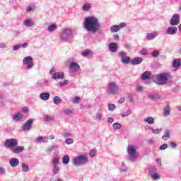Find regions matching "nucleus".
I'll use <instances>...</instances> for the list:
<instances>
[{
  "label": "nucleus",
  "mask_w": 181,
  "mask_h": 181,
  "mask_svg": "<svg viewBox=\"0 0 181 181\" xmlns=\"http://www.w3.org/2000/svg\"><path fill=\"white\" fill-rule=\"evenodd\" d=\"M83 27L88 33H97L101 28V24H100V21H98V18L90 16L85 18Z\"/></svg>",
  "instance_id": "nucleus-1"
},
{
  "label": "nucleus",
  "mask_w": 181,
  "mask_h": 181,
  "mask_svg": "<svg viewBox=\"0 0 181 181\" xmlns=\"http://www.w3.org/2000/svg\"><path fill=\"white\" fill-rule=\"evenodd\" d=\"M172 75L169 72H163L156 76L154 78V83L163 86L166 84L168 80H170Z\"/></svg>",
  "instance_id": "nucleus-2"
},
{
  "label": "nucleus",
  "mask_w": 181,
  "mask_h": 181,
  "mask_svg": "<svg viewBox=\"0 0 181 181\" xmlns=\"http://www.w3.org/2000/svg\"><path fill=\"white\" fill-rule=\"evenodd\" d=\"M138 147L136 146L129 144L127 148V152L128 154L127 159L129 160H131L132 162H134V160H136V159H138V157L139 156V153L136 151V149Z\"/></svg>",
  "instance_id": "nucleus-3"
},
{
  "label": "nucleus",
  "mask_w": 181,
  "mask_h": 181,
  "mask_svg": "<svg viewBox=\"0 0 181 181\" xmlns=\"http://www.w3.org/2000/svg\"><path fill=\"white\" fill-rule=\"evenodd\" d=\"M74 166H84L88 163V157L86 155H80L72 159Z\"/></svg>",
  "instance_id": "nucleus-4"
},
{
  "label": "nucleus",
  "mask_w": 181,
  "mask_h": 181,
  "mask_svg": "<svg viewBox=\"0 0 181 181\" xmlns=\"http://www.w3.org/2000/svg\"><path fill=\"white\" fill-rule=\"evenodd\" d=\"M71 36H73V30L70 28H66L60 33L59 37L61 42H67Z\"/></svg>",
  "instance_id": "nucleus-5"
},
{
  "label": "nucleus",
  "mask_w": 181,
  "mask_h": 181,
  "mask_svg": "<svg viewBox=\"0 0 181 181\" xmlns=\"http://www.w3.org/2000/svg\"><path fill=\"white\" fill-rule=\"evenodd\" d=\"M107 93L112 95L119 94V87L115 82H110Z\"/></svg>",
  "instance_id": "nucleus-6"
},
{
  "label": "nucleus",
  "mask_w": 181,
  "mask_h": 181,
  "mask_svg": "<svg viewBox=\"0 0 181 181\" xmlns=\"http://www.w3.org/2000/svg\"><path fill=\"white\" fill-rule=\"evenodd\" d=\"M119 57L121 59V63L123 64H131V57L127 56V52L124 51H120L118 52Z\"/></svg>",
  "instance_id": "nucleus-7"
},
{
  "label": "nucleus",
  "mask_w": 181,
  "mask_h": 181,
  "mask_svg": "<svg viewBox=\"0 0 181 181\" xmlns=\"http://www.w3.org/2000/svg\"><path fill=\"white\" fill-rule=\"evenodd\" d=\"M23 64L25 66L27 70H30L33 67V58L30 56H28L23 58Z\"/></svg>",
  "instance_id": "nucleus-8"
},
{
  "label": "nucleus",
  "mask_w": 181,
  "mask_h": 181,
  "mask_svg": "<svg viewBox=\"0 0 181 181\" xmlns=\"http://www.w3.org/2000/svg\"><path fill=\"white\" fill-rule=\"evenodd\" d=\"M49 74H51L52 78L53 80L64 78V73H63V72H56V69L55 68H52L50 70Z\"/></svg>",
  "instance_id": "nucleus-9"
},
{
  "label": "nucleus",
  "mask_w": 181,
  "mask_h": 181,
  "mask_svg": "<svg viewBox=\"0 0 181 181\" xmlns=\"http://www.w3.org/2000/svg\"><path fill=\"white\" fill-rule=\"evenodd\" d=\"M16 145H18V140L16 139H8L4 142L5 148H10L11 149L15 148Z\"/></svg>",
  "instance_id": "nucleus-10"
},
{
  "label": "nucleus",
  "mask_w": 181,
  "mask_h": 181,
  "mask_svg": "<svg viewBox=\"0 0 181 181\" xmlns=\"http://www.w3.org/2000/svg\"><path fill=\"white\" fill-rule=\"evenodd\" d=\"M179 23H180V15L174 14L170 21V25H171V26H177Z\"/></svg>",
  "instance_id": "nucleus-11"
},
{
  "label": "nucleus",
  "mask_w": 181,
  "mask_h": 181,
  "mask_svg": "<svg viewBox=\"0 0 181 181\" xmlns=\"http://www.w3.org/2000/svg\"><path fill=\"white\" fill-rule=\"evenodd\" d=\"M33 125V119H29L22 126L23 131L29 132L32 129V126Z\"/></svg>",
  "instance_id": "nucleus-12"
},
{
  "label": "nucleus",
  "mask_w": 181,
  "mask_h": 181,
  "mask_svg": "<svg viewBox=\"0 0 181 181\" xmlns=\"http://www.w3.org/2000/svg\"><path fill=\"white\" fill-rule=\"evenodd\" d=\"M69 70L71 73H77L80 70V64L76 62H72L69 64Z\"/></svg>",
  "instance_id": "nucleus-13"
},
{
  "label": "nucleus",
  "mask_w": 181,
  "mask_h": 181,
  "mask_svg": "<svg viewBox=\"0 0 181 181\" xmlns=\"http://www.w3.org/2000/svg\"><path fill=\"white\" fill-rule=\"evenodd\" d=\"M144 62V59L139 57H136L132 59H131L130 64H132L133 66H137L138 64H141Z\"/></svg>",
  "instance_id": "nucleus-14"
},
{
  "label": "nucleus",
  "mask_w": 181,
  "mask_h": 181,
  "mask_svg": "<svg viewBox=\"0 0 181 181\" xmlns=\"http://www.w3.org/2000/svg\"><path fill=\"white\" fill-rule=\"evenodd\" d=\"M11 152L13 153H22L25 151L24 146H15L14 148H11Z\"/></svg>",
  "instance_id": "nucleus-15"
},
{
  "label": "nucleus",
  "mask_w": 181,
  "mask_h": 181,
  "mask_svg": "<svg viewBox=\"0 0 181 181\" xmlns=\"http://www.w3.org/2000/svg\"><path fill=\"white\" fill-rule=\"evenodd\" d=\"M108 47L111 53H115L118 50V44L117 42H111L109 44Z\"/></svg>",
  "instance_id": "nucleus-16"
},
{
  "label": "nucleus",
  "mask_w": 181,
  "mask_h": 181,
  "mask_svg": "<svg viewBox=\"0 0 181 181\" xmlns=\"http://www.w3.org/2000/svg\"><path fill=\"white\" fill-rule=\"evenodd\" d=\"M9 164L12 168H16V166H19V159L12 158L9 160Z\"/></svg>",
  "instance_id": "nucleus-17"
},
{
  "label": "nucleus",
  "mask_w": 181,
  "mask_h": 181,
  "mask_svg": "<svg viewBox=\"0 0 181 181\" xmlns=\"http://www.w3.org/2000/svg\"><path fill=\"white\" fill-rule=\"evenodd\" d=\"M158 33L156 31L148 33L146 35V39H147V40H153V39L156 38V36H158Z\"/></svg>",
  "instance_id": "nucleus-18"
},
{
  "label": "nucleus",
  "mask_w": 181,
  "mask_h": 181,
  "mask_svg": "<svg viewBox=\"0 0 181 181\" xmlns=\"http://www.w3.org/2000/svg\"><path fill=\"white\" fill-rule=\"evenodd\" d=\"M181 65V59H175L173 62V67L174 68L175 71H177V68L180 67Z\"/></svg>",
  "instance_id": "nucleus-19"
},
{
  "label": "nucleus",
  "mask_w": 181,
  "mask_h": 181,
  "mask_svg": "<svg viewBox=\"0 0 181 181\" xmlns=\"http://www.w3.org/2000/svg\"><path fill=\"white\" fill-rule=\"evenodd\" d=\"M167 35H176L177 33V28L176 27H168L166 30Z\"/></svg>",
  "instance_id": "nucleus-20"
},
{
  "label": "nucleus",
  "mask_w": 181,
  "mask_h": 181,
  "mask_svg": "<svg viewBox=\"0 0 181 181\" xmlns=\"http://www.w3.org/2000/svg\"><path fill=\"white\" fill-rule=\"evenodd\" d=\"M23 25H25L27 28H32V26H35V23L32 19L27 18L23 21Z\"/></svg>",
  "instance_id": "nucleus-21"
},
{
  "label": "nucleus",
  "mask_w": 181,
  "mask_h": 181,
  "mask_svg": "<svg viewBox=\"0 0 181 181\" xmlns=\"http://www.w3.org/2000/svg\"><path fill=\"white\" fill-rule=\"evenodd\" d=\"M22 118H23V115L19 112L14 113V115H13V121H16V122L21 121V119H22Z\"/></svg>",
  "instance_id": "nucleus-22"
},
{
  "label": "nucleus",
  "mask_w": 181,
  "mask_h": 181,
  "mask_svg": "<svg viewBox=\"0 0 181 181\" xmlns=\"http://www.w3.org/2000/svg\"><path fill=\"white\" fill-rule=\"evenodd\" d=\"M28 43H23V44H18L16 45H14L13 47V50L16 51V50H19V49H26V47H28Z\"/></svg>",
  "instance_id": "nucleus-23"
},
{
  "label": "nucleus",
  "mask_w": 181,
  "mask_h": 181,
  "mask_svg": "<svg viewBox=\"0 0 181 181\" xmlns=\"http://www.w3.org/2000/svg\"><path fill=\"white\" fill-rule=\"evenodd\" d=\"M141 80H151V72L150 71H145L141 76Z\"/></svg>",
  "instance_id": "nucleus-24"
},
{
  "label": "nucleus",
  "mask_w": 181,
  "mask_h": 181,
  "mask_svg": "<svg viewBox=\"0 0 181 181\" xmlns=\"http://www.w3.org/2000/svg\"><path fill=\"white\" fill-rule=\"evenodd\" d=\"M40 98L43 101H47L50 98V93H42L40 95Z\"/></svg>",
  "instance_id": "nucleus-25"
},
{
  "label": "nucleus",
  "mask_w": 181,
  "mask_h": 181,
  "mask_svg": "<svg viewBox=\"0 0 181 181\" xmlns=\"http://www.w3.org/2000/svg\"><path fill=\"white\" fill-rule=\"evenodd\" d=\"M144 122H146V124H148L149 125H152V124H155V119L153 117H147L144 119Z\"/></svg>",
  "instance_id": "nucleus-26"
},
{
  "label": "nucleus",
  "mask_w": 181,
  "mask_h": 181,
  "mask_svg": "<svg viewBox=\"0 0 181 181\" xmlns=\"http://www.w3.org/2000/svg\"><path fill=\"white\" fill-rule=\"evenodd\" d=\"M163 117H169L170 115V106L166 105L163 112Z\"/></svg>",
  "instance_id": "nucleus-27"
},
{
  "label": "nucleus",
  "mask_w": 181,
  "mask_h": 181,
  "mask_svg": "<svg viewBox=\"0 0 181 181\" xmlns=\"http://www.w3.org/2000/svg\"><path fill=\"white\" fill-rule=\"evenodd\" d=\"M170 138V131L165 130L164 134L162 136V139L163 141H168Z\"/></svg>",
  "instance_id": "nucleus-28"
},
{
  "label": "nucleus",
  "mask_w": 181,
  "mask_h": 181,
  "mask_svg": "<svg viewBox=\"0 0 181 181\" xmlns=\"http://www.w3.org/2000/svg\"><path fill=\"white\" fill-rule=\"evenodd\" d=\"M119 26L118 25H113L110 27V32L112 33H116V32H119Z\"/></svg>",
  "instance_id": "nucleus-29"
},
{
  "label": "nucleus",
  "mask_w": 181,
  "mask_h": 181,
  "mask_svg": "<svg viewBox=\"0 0 181 181\" xmlns=\"http://www.w3.org/2000/svg\"><path fill=\"white\" fill-rule=\"evenodd\" d=\"M147 97L150 100H157L158 98H159V95L155 93H148Z\"/></svg>",
  "instance_id": "nucleus-30"
},
{
  "label": "nucleus",
  "mask_w": 181,
  "mask_h": 181,
  "mask_svg": "<svg viewBox=\"0 0 181 181\" xmlns=\"http://www.w3.org/2000/svg\"><path fill=\"white\" fill-rule=\"evenodd\" d=\"M69 162H70V156H69V155H65L62 158V163H64V165H69Z\"/></svg>",
  "instance_id": "nucleus-31"
},
{
  "label": "nucleus",
  "mask_w": 181,
  "mask_h": 181,
  "mask_svg": "<svg viewBox=\"0 0 181 181\" xmlns=\"http://www.w3.org/2000/svg\"><path fill=\"white\" fill-rule=\"evenodd\" d=\"M62 98L59 96H55L53 98V103L56 104V105H59V104H62Z\"/></svg>",
  "instance_id": "nucleus-32"
},
{
  "label": "nucleus",
  "mask_w": 181,
  "mask_h": 181,
  "mask_svg": "<svg viewBox=\"0 0 181 181\" xmlns=\"http://www.w3.org/2000/svg\"><path fill=\"white\" fill-rule=\"evenodd\" d=\"M82 9L84 12H88L91 9V4H86L82 6Z\"/></svg>",
  "instance_id": "nucleus-33"
},
{
  "label": "nucleus",
  "mask_w": 181,
  "mask_h": 181,
  "mask_svg": "<svg viewBox=\"0 0 181 181\" xmlns=\"http://www.w3.org/2000/svg\"><path fill=\"white\" fill-rule=\"evenodd\" d=\"M57 29V25L56 23L49 25L47 28L48 32H53V30H56Z\"/></svg>",
  "instance_id": "nucleus-34"
},
{
  "label": "nucleus",
  "mask_w": 181,
  "mask_h": 181,
  "mask_svg": "<svg viewBox=\"0 0 181 181\" xmlns=\"http://www.w3.org/2000/svg\"><path fill=\"white\" fill-rule=\"evenodd\" d=\"M52 173L53 175H58V173H60V168H59V165L53 166Z\"/></svg>",
  "instance_id": "nucleus-35"
},
{
  "label": "nucleus",
  "mask_w": 181,
  "mask_h": 181,
  "mask_svg": "<svg viewBox=\"0 0 181 181\" xmlns=\"http://www.w3.org/2000/svg\"><path fill=\"white\" fill-rule=\"evenodd\" d=\"M21 169L23 172H29V165L23 163L21 165Z\"/></svg>",
  "instance_id": "nucleus-36"
},
{
  "label": "nucleus",
  "mask_w": 181,
  "mask_h": 181,
  "mask_svg": "<svg viewBox=\"0 0 181 181\" xmlns=\"http://www.w3.org/2000/svg\"><path fill=\"white\" fill-rule=\"evenodd\" d=\"M157 170H158L153 167L149 168V169H148L149 175L151 176L152 175H155V173H156Z\"/></svg>",
  "instance_id": "nucleus-37"
},
{
  "label": "nucleus",
  "mask_w": 181,
  "mask_h": 181,
  "mask_svg": "<svg viewBox=\"0 0 181 181\" xmlns=\"http://www.w3.org/2000/svg\"><path fill=\"white\" fill-rule=\"evenodd\" d=\"M107 107H108L109 111L112 112V111H115V108H117V106H115V104H109L107 105Z\"/></svg>",
  "instance_id": "nucleus-38"
},
{
  "label": "nucleus",
  "mask_w": 181,
  "mask_h": 181,
  "mask_svg": "<svg viewBox=\"0 0 181 181\" xmlns=\"http://www.w3.org/2000/svg\"><path fill=\"white\" fill-rule=\"evenodd\" d=\"M54 149H56V146L52 145L46 149V152H48L49 153H50L53 152V151H54Z\"/></svg>",
  "instance_id": "nucleus-39"
},
{
  "label": "nucleus",
  "mask_w": 181,
  "mask_h": 181,
  "mask_svg": "<svg viewBox=\"0 0 181 181\" xmlns=\"http://www.w3.org/2000/svg\"><path fill=\"white\" fill-rule=\"evenodd\" d=\"M65 144H66V145H71V144H74V139L71 138L66 139H65Z\"/></svg>",
  "instance_id": "nucleus-40"
},
{
  "label": "nucleus",
  "mask_w": 181,
  "mask_h": 181,
  "mask_svg": "<svg viewBox=\"0 0 181 181\" xmlns=\"http://www.w3.org/2000/svg\"><path fill=\"white\" fill-rule=\"evenodd\" d=\"M89 155H90V158H94V156H95V155H97V150H95V149L90 150L89 152Z\"/></svg>",
  "instance_id": "nucleus-41"
},
{
  "label": "nucleus",
  "mask_w": 181,
  "mask_h": 181,
  "mask_svg": "<svg viewBox=\"0 0 181 181\" xmlns=\"http://www.w3.org/2000/svg\"><path fill=\"white\" fill-rule=\"evenodd\" d=\"M59 165V158L55 157L52 160V166H57Z\"/></svg>",
  "instance_id": "nucleus-42"
},
{
  "label": "nucleus",
  "mask_w": 181,
  "mask_h": 181,
  "mask_svg": "<svg viewBox=\"0 0 181 181\" xmlns=\"http://www.w3.org/2000/svg\"><path fill=\"white\" fill-rule=\"evenodd\" d=\"M66 84H69V81L67 80H64V81L59 82L58 86L59 87H64V86H66Z\"/></svg>",
  "instance_id": "nucleus-43"
},
{
  "label": "nucleus",
  "mask_w": 181,
  "mask_h": 181,
  "mask_svg": "<svg viewBox=\"0 0 181 181\" xmlns=\"http://www.w3.org/2000/svg\"><path fill=\"white\" fill-rule=\"evenodd\" d=\"M90 54L91 51L86 49L82 52V56H83V57H86L87 56H90Z\"/></svg>",
  "instance_id": "nucleus-44"
},
{
  "label": "nucleus",
  "mask_w": 181,
  "mask_h": 181,
  "mask_svg": "<svg viewBox=\"0 0 181 181\" xmlns=\"http://www.w3.org/2000/svg\"><path fill=\"white\" fill-rule=\"evenodd\" d=\"M121 124L119 122H116L113 124L114 129H121Z\"/></svg>",
  "instance_id": "nucleus-45"
},
{
  "label": "nucleus",
  "mask_w": 181,
  "mask_h": 181,
  "mask_svg": "<svg viewBox=\"0 0 181 181\" xmlns=\"http://www.w3.org/2000/svg\"><path fill=\"white\" fill-rule=\"evenodd\" d=\"M64 113L66 115H71V114H73V111H71V110H70V109H64Z\"/></svg>",
  "instance_id": "nucleus-46"
},
{
  "label": "nucleus",
  "mask_w": 181,
  "mask_h": 181,
  "mask_svg": "<svg viewBox=\"0 0 181 181\" xmlns=\"http://www.w3.org/2000/svg\"><path fill=\"white\" fill-rule=\"evenodd\" d=\"M150 176H151V179H153V180H158V179H159V175H158V173H156Z\"/></svg>",
  "instance_id": "nucleus-47"
},
{
  "label": "nucleus",
  "mask_w": 181,
  "mask_h": 181,
  "mask_svg": "<svg viewBox=\"0 0 181 181\" xmlns=\"http://www.w3.org/2000/svg\"><path fill=\"white\" fill-rule=\"evenodd\" d=\"M153 134H160L162 132V129H151Z\"/></svg>",
  "instance_id": "nucleus-48"
},
{
  "label": "nucleus",
  "mask_w": 181,
  "mask_h": 181,
  "mask_svg": "<svg viewBox=\"0 0 181 181\" xmlns=\"http://www.w3.org/2000/svg\"><path fill=\"white\" fill-rule=\"evenodd\" d=\"M63 136H64V138H70L71 136H73V134H71L70 132H65L64 134H63Z\"/></svg>",
  "instance_id": "nucleus-49"
},
{
  "label": "nucleus",
  "mask_w": 181,
  "mask_h": 181,
  "mask_svg": "<svg viewBox=\"0 0 181 181\" xmlns=\"http://www.w3.org/2000/svg\"><path fill=\"white\" fill-rule=\"evenodd\" d=\"M130 114H131V110H127L124 113H122L121 115V117H122V118H124V117H128V115H129Z\"/></svg>",
  "instance_id": "nucleus-50"
},
{
  "label": "nucleus",
  "mask_w": 181,
  "mask_h": 181,
  "mask_svg": "<svg viewBox=\"0 0 181 181\" xmlns=\"http://www.w3.org/2000/svg\"><path fill=\"white\" fill-rule=\"evenodd\" d=\"M103 117V115L101 113L97 112L95 115V119L96 121H100L101 118Z\"/></svg>",
  "instance_id": "nucleus-51"
},
{
  "label": "nucleus",
  "mask_w": 181,
  "mask_h": 181,
  "mask_svg": "<svg viewBox=\"0 0 181 181\" xmlns=\"http://www.w3.org/2000/svg\"><path fill=\"white\" fill-rule=\"evenodd\" d=\"M151 56H152L153 57H158L159 56V51L155 50L154 52H153L151 53Z\"/></svg>",
  "instance_id": "nucleus-52"
},
{
  "label": "nucleus",
  "mask_w": 181,
  "mask_h": 181,
  "mask_svg": "<svg viewBox=\"0 0 181 181\" xmlns=\"http://www.w3.org/2000/svg\"><path fill=\"white\" fill-rule=\"evenodd\" d=\"M160 151H165V149H168V144H163L159 147Z\"/></svg>",
  "instance_id": "nucleus-53"
},
{
  "label": "nucleus",
  "mask_w": 181,
  "mask_h": 181,
  "mask_svg": "<svg viewBox=\"0 0 181 181\" xmlns=\"http://www.w3.org/2000/svg\"><path fill=\"white\" fill-rule=\"evenodd\" d=\"M42 141H43V136H39L35 139V142H38V144H42Z\"/></svg>",
  "instance_id": "nucleus-54"
},
{
  "label": "nucleus",
  "mask_w": 181,
  "mask_h": 181,
  "mask_svg": "<svg viewBox=\"0 0 181 181\" xmlns=\"http://www.w3.org/2000/svg\"><path fill=\"white\" fill-rule=\"evenodd\" d=\"M78 101H80V97H76L72 100V103L74 104H78Z\"/></svg>",
  "instance_id": "nucleus-55"
},
{
  "label": "nucleus",
  "mask_w": 181,
  "mask_h": 181,
  "mask_svg": "<svg viewBox=\"0 0 181 181\" xmlns=\"http://www.w3.org/2000/svg\"><path fill=\"white\" fill-rule=\"evenodd\" d=\"M141 54H142L143 56H146V53H148V50L146 49H143L141 52H140Z\"/></svg>",
  "instance_id": "nucleus-56"
},
{
  "label": "nucleus",
  "mask_w": 181,
  "mask_h": 181,
  "mask_svg": "<svg viewBox=\"0 0 181 181\" xmlns=\"http://www.w3.org/2000/svg\"><path fill=\"white\" fill-rule=\"evenodd\" d=\"M119 26V29H122V28H125L127 26L126 23H122L119 25H117Z\"/></svg>",
  "instance_id": "nucleus-57"
},
{
  "label": "nucleus",
  "mask_w": 181,
  "mask_h": 181,
  "mask_svg": "<svg viewBox=\"0 0 181 181\" xmlns=\"http://www.w3.org/2000/svg\"><path fill=\"white\" fill-rule=\"evenodd\" d=\"M42 142L44 144H47V142H49V137L47 136L42 137Z\"/></svg>",
  "instance_id": "nucleus-58"
},
{
  "label": "nucleus",
  "mask_w": 181,
  "mask_h": 181,
  "mask_svg": "<svg viewBox=\"0 0 181 181\" xmlns=\"http://www.w3.org/2000/svg\"><path fill=\"white\" fill-rule=\"evenodd\" d=\"M22 111L23 112L28 114V112H29V108H28V107H24L22 108Z\"/></svg>",
  "instance_id": "nucleus-59"
},
{
  "label": "nucleus",
  "mask_w": 181,
  "mask_h": 181,
  "mask_svg": "<svg viewBox=\"0 0 181 181\" xmlns=\"http://www.w3.org/2000/svg\"><path fill=\"white\" fill-rule=\"evenodd\" d=\"M143 88L142 86H136V91H138V93H141V91H142Z\"/></svg>",
  "instance_id": "nucleus-60"
},
{
  "label": "nucleus",
  "mask_w": 181,
  "mask_h": 181,
  "mask_svg": "<svg viewBox=\"0 0 181 181\" xmlns=\"http://www.w3.org/2000/svg\"><path fill=\"white\" fill-rule=\"evenodd\" d=\"M6 170L5 168L0 167V175H4V173H5Z\"/></svg>",
  "instance_id": "nucleus-61"
},
{
  "label": "nucleus",
  "mask_w": 181,
  "mask_h": 181,
  "mask_svg": "<svg viewBox=\"0 0 181 181\" xmlns=\"http://www.w3.org/2000/svg\"><path fill=\"white\" fill-rule=\"evenodd\" d=\"M32 11H33V7H31V6L27 7L26 12H32Z\"/></svg>",
  "instance_id": "nucleus-62"
},
{
  "label": "nucleus",
  "mask_w": 181,
  "mask_h": 181,
  "mask_svg": "<svg viewBox=\"0 0 181 181\" xmlns=\"http://www.w3.org/2000/svg\"><path fill=\"white\" fill-rule=\"evenodd\" d=\"M170 146H171V148H175L177 146V144H176V143H175V142H171L170 143Z\"/></svg>",
  "instance_id": "nucleus-63"
},
{
  "label": "nucleus",
  "mask_w": 181,
  "mask_h": 181,
  "mask_svg": "<svg viewBox=\"0 0 181 181\" xmlns=\"http://www.w3.org/2000/svg\"><path fill=\"white\" fill-rule=\"evenodd\" d=\"M45 121H47V122L52 121V117L50 116H46L45 117Z\"/></svg>",
  "instance_id": "nucleus-64"
}]
</instances>
